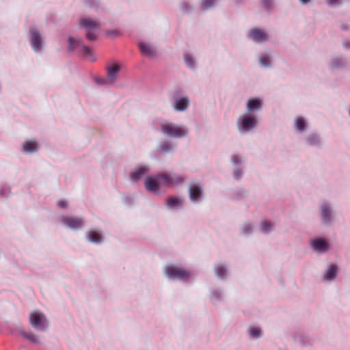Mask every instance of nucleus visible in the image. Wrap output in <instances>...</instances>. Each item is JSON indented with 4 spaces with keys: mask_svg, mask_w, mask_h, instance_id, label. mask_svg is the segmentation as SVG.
<instances>
[{
    "mask_svg": "<svg viewBox=\"0 0 350 350\" xmlns=\"http://www.w3.org/2000/svg\"><path fill=\"white\" fill-rule=\"evenodd\" d=\"M231 160H232V162L234 163V164H239L241 161V157L238 154L233 155L232 157Z\"/></svg>",
    "mask_w": 350,
    "mask_h": 350,
    "instance_id": "nucleus-34",
    "label": "nucleus"
},
{
    "mask_svg": "<svg viewBox=\"0 0 350 350\" xmlns=\"http://www.w3.org/2000/svg\"><path fill=\"white\" fill-rule=\"evenodd\" d=\"M161 131L171 137H182L187 135L188 131L184 126H178L172 122H165L161 125Z\"/></svg>",
    "mask_w": 350,
    "mask_h": 350,
    "instance_id": "nucleus-2",
    "label": "nucleus"
},
{
    "mask_svg": "<svg viewBox=\"0 0 350 350\" xmlns=\"http://www.w3.org/2000/svg\"><path fill=\"white\" fill-rule=\"evenodd\" d=\"M242 172L240 170H236L234 172V177L235 178H239L241 176Z\"/></svg>",
    "mask_w": 350,
    "mask_h": 350,
    "instance_id": "nucleus-36",
    "label": "nucleus"
},
{
    "mask_svg": "<svg viewBox=\"0 0 350 350\" xmlns=\"http://www.w3.org/2000/svg\"><path fill=\"white\" fill-rule=\"evenodd\" d=\"M145 187L146 189L151 192L158 193L159 191V180L157 179V175L155 176H147L145 179Z\"/></svg>",
    "mask_w": 350,
    "mask_h": 350,
    "instance_id": "nucleus-8",
    "label": "nucleus"
},
{
    "mask_svg": "<svg viewBox=\"0 0 350 350\" xmlns=\"http://www.w3.org/2000/svg\"><path fill=\"white\" fill-rule=\"evenodd\" d=\"M95 60V57H92V61H94Z\"/></svg>",
    "mask_w": 350,
    "mask_h": 350,
    "instance_id": "nucleus-43",
    "label": "nucleus"
},
{
    "mask_svg": "<svg viewBox=\"0 0 350 350\" xmlns=\"http://www.w3.org/2000/svg\"><path fill=\"white\" fill-rule=\"evenodd\" d=\"M337 267L335 265H331L329 267L327 271L325 273L324 275V278L327 280H332L336 275L337 273Z\"/></svg>",
    "mask_w": 350,
    "mask_h": 350,
    "instance_id": "nucleus-19",
    "label": "nucleus"
},
{
    "mask_svg": "<svg viewBox=\"0 0 350 350\" xmlns=\"http://www.w3.org/2000/svg\"><path fill=\"white\" fill-rule=\"evenodd\" d=\"M344 45L346 46V47H349V44L347 42H345L344 43Z\"/></svg>",
    "mask_w": 350,
    "mask_h": 350,
    "instance_id": "nucleus-42",
    "label": "nucleus"
},
{
    "mask_svg": "<svg viewBox=\"0 0 350 350\" xmlns=\"http://www.w3.org/2000/svg\"><path fill=\"white\" fill-rule=\"evenodd\" d=\"M20 333L23 338L28 340L29 342H31L32 343L38 344L40 342L37 336L32 332H26L21 331V332H20Z\"/></svg>",
    "mask_w": 350,
    "mask_h": 350,
    "instance_id": "nucleus-20",
    "label": "nucleus"
},
{
    "mask_svg": "<svg viewBox=\"0 0 350 350\" xmlns=\"http://www.w3.org/2000/svg\"><path fill=\"white\" fill-rule=\"evenodd\" d=\"M262 100L259 98H250L247 103V108L249 111H254L261 109Z\"/></svg>",
    "mask_w": 350,
    "mask_h": 350,
    "instance_id": "nucleus-15",
    "label": "nucleus"
},
{
    "mask_svg": "<svg viewBox=\"0 0 350 350\" xmlns=\"http://www.w3.org/2000/svg\"><path fill=\"white\" fill-rule=\"evenodd\" d=\"M338 0H326L327 3L329 5H334L338 3Z\"/></svg>",
    "mask_w": 350,
    "mask_h": 350,
    "instance_id": "nucleus-38",
    "label": "nucleus"
},
{
    "mask_svg": "<svg viewBox=\"0 0 350 350\" xmlns=\"http://www.w3.org/2000/svg\"><path fill=\"white\" fill-rule=\"evenodd\" d=\"M160 149L163 152H167L171 150V144L167 142H164L160 144Z\"/></svg>",
    "mask_w": 350,
    "mask_h": 350,
    "instance_id": "nucleus-27",
    "label": "nucleus"
},
{
    "mask_svg": "<svg viewBox=\"0 0 350 350\" xmlns=\"http://www.w3.org/2000/svg\"><path fill=\"white\" fill-rule=\"evenodd\" d=\"M88 234L90 241L92 242L98 243H100L102 239L100 234L96 231H90L88 232Z\"/></svg>",
    "mask_w": 350,
    "mask_h": 350,
    "instance_id": "nucleus-23",
    "label": "nucleus"
},
{
    "mask_svg": "<svg viewBox=\"0 0 350 350\" xmlns=\"http://www.w3.org/2000/svg\"><path fill=\"white\" fill-rule=\"evenodd\" d=\"M139 47L144 55L150 58L155 57L156 51L151 45L145 42H141L139 44Z\"/></svg>",
    "mask_w": 350,
    "mask_h": 350,
    "instance_id": "nucleus-13",
    "label": "nucleus"
},
{
    "mask_svg": "<svg viewBox=\"0 0 350 350\" xmlns=\"http://www.w3.org/2000/svg\"><path fill=\"white\" fill-rule=\"evenodd\" d=\"M79 25L86 29V38L89 41L96 40L100 29V24L90 18H82L79 20Z\"/></svg>",
    "mask_w": 350,
    "mask_h": 350,
    "instance_id": "nucleus-1",
    "label": "nucleus"
},
{
    "mask_svg": "<svg viewBox=\"0 0 350 350\" xmlns=\"http://www.w3.org/2000/svg\"><path fill=\"white\" fill-rule=\"evenodd\" d=\"M98 83H105V80H104V79H99V80H98Z\"/></svg>",
    "mask_w": 350,
    "mask_h": 350,
    "instance_id": "nucleus-40",
    "label": "nucleus"
},
{
    "mask_svg": "<svg viewBox=\"0 0 350 350\" xmlns=\"http://www.w3.org/2000/svg\"><path fill=\"white\" fill-rule=\"evenodd\" d=\"M189 198L192 202H197L202 196V189L199 184L191 185L189 190Z\"/></svg>",
    "mask_w": 350,
    "mask_h": 350,
    "instance_id": "nucleus-9",
    "label": "nucleus"
},
{
    "mask_svg": "<svg viewBox=\"0 0 350 350\" xmlns=\"http://www.w3.org/2000/svg\"><path fill=\"white\" fill-rule=\"evenodd\" d=\"M57 204L59 206H60L61 208H66V202L65 200H60L57 202Z\"/></svg>",
    "mask_w": 350,
    "mask_h": 350,
    "instance_id": "nucleus-37",
    "label": "nucleus"
},
{
    "mask_svg": "<svg viewBox=\"0 0 350 350\" xmlns=\"http://www.w3.org/2000/svg\"><path fill=\"white\" fill-rule=\"evenodd\" d=\"M308 142L311 145L316 144L319 142V137L316 135H312L308 137Z\"/></svg>",
    "mask_w": 350,
    "mask_h": 350,
    "instance_id": "nucleus-31",
    "label": "nucleus"
},
{
    "mask_svg": "<svg viewBox=\"0 0 350 350\" xmlns=\"http://www.w3.org/2000/svg\"><path fill=\"white\" fill-rule=\"evenodd\" d=\"M271 0H262V2L266 8H268L271 3Z\"/></svg>",
    "mask_w": 350,
    "mask_h": 350,
    "instance_id": "nucleus-39",
    "label": "nucleus"
},
{
    "mask_svg": "<svg viewBox=\"0 0 350 350\" xmlns=\"http://www.w3.org/2000/svg\"><path fill=\"white\" fill-rule=\"evenodd\" d=\"M31 46L35 51H38L41 49V38L39 32L36 29L31 30Z\"/></svg>",
    "mask_w": 350,
    "mask_h": 350,
    "instance_id": "nucleus-14",
    "label": "nucleus"
},
{
    "mask_svg": "<svg viewBox=\"0 0 350 350\" xmlns=\"http://www.w3.org/2000/svg\"><path fill=\"white\" fill-rule=\"evenodd\" d=\"M321 215L325 222H327L330 219L331 213L330 208L327 204H323L321 206Z\"/></svg>",
    "mask_w": 350,
    "mask_h": 350,
    "instance_id": "nucleus-22",
    "label": "nucleus"
},
{
    "mask_svg": "<svg viewBox=\"0 0 350 350\" xmlns=\"http://www.w3.org/2000/svg\"><path fill=\"white\" fill-rule=\"evenodd\" d=\"M271 228V224L267 221H263L262 222V230L264 232H268Z\"/></svg>",
    "mask_w": 350,
    "mask_h": 350,
    "instance_id": "nucleus-30",
    "label": "nucleus"
},
{
    "mask_svg": "<svg viewBox=\"0 0 350 350\" xmlns=\"http://www.w3.org/2000/svg\"><path fill=\"white\" fill-rule=\"evenodd\" d=\"M61 221L64 225L72 230L80 229L83 226V220L81 217H75L70 215L61 216Z\"/></svg>",
    "mask_w": 350,
    "mask_h": 350,
    "instance_id": "nucleus-6",
    "label": "nucleus"
},
{
    "mask_svg": "<svg viewBox=\"0 0 350 350\" xmlns=\"http://www.w3.org/2000/svg\"><path fill=\"white\" fill-rule=\"evenodd\" d=\"M182 200L176 197H170L166 200V205L169 208L180 206L182 204Z\"/></svg>",
    "mask_w": 350,
    "mask_h": 350,
    "instance_id": "nucleus-21",
    "label": "nucleus"
},
{
    "mask_svg": "<svg viewBox=\"0 0 350 350\" xmlns=\"http://www.w3.org/2000/svg\"><path fill=\"white\" fill-rule=\"evenodd\" d=\"M189 105V99L186 97L181 98L176 100L174 108L177 111L185 110Z\"/></svg>",
    "mask_w": 350,
    "mask_h": 350,
    "instance_id": "nucleus-16",
    "label": "nucleus"
},
{
    "mask_svg": "<svg viewBox=\"0 0 350 350\" xmlns=\"http://www.w3.org/2000/svg\"><path fill=\"white\" fill-rule=\"evenodd\" d=\"M213 5H214L213 0H203L202 1V6L205 10L210 8Z\"/></svg>",
    "mask_w": 350,
    "mask_h": 350,
    "instance_id": "nucleus-29",
    "label": "nucleus"
},
{
    "mask_svg": "<svg viewBox=\"0 0 350 350\" xmlns=\"http://www.w3.org/2000/svg\"><path fill=\"white\" fill-rule=\"evenodd\" d=\"M82 47H83V52L84 53L85 55H90V57L92 56L91 49L89 47H88L85 45H83Z\"/></svg>",
    "mask_w": 350,
    "mask_h": 350,
    "instance_id": "nucleus-35",
    "label": "nucleus"
},
{
    "mask_svg": "<svg viewBox=\"0 0 350 350\" xmlns=\"http://www.w3.org/2000/svg\"><path fill=\"white\" fill-rule=\"evenodd\" d=\"M215 271L218 277L222 278L226 275V269L221 265H217L215 267Z\"/></svg>",
    "mask_w": 350,
    "mask_h": 350,
    "instance_id": "nucleus-26",
    "label": "nucleus"
},
{
    "mask_svg": "<svg viewBox=\"0 0 350 350\" xmlns=\"http://www.w3.org/2000/svg\"><path fill=\"white\" fill-rule=\"evenodd\" d=\"M120 69V67L117 64H112L107 67V79L106 80L107 83H112L114 82Z\"/></svg>",
    "mask_w": 350,
    "mask_h": 350,
    "instance_id": "nucleus-12",
    "label": "nucleus"
},
{
    "mask_svg": "<svg viewBox=\"0 0 350 350\" xmlns=\"http://www.w3.org/2000/svg\"><path fill=\"white\" fill-rule=\"evenodd\" d=\"M38 150V144L35 141H27L23 144V150L26 152H33Z\"/></svg>",
    "mask_w": 350,
    "mask_h": 350,
    "instance_id": "nucleus-17",
    "label": "nucleus"
},
{
    "mask_svg": "<svg viewBox=\"0 0 350 350\" xmlns=\"http://www.w3.org/2000/svg\"><path fill=\"white\" fill-rule=\"evenodd\" d=\"M185 62L187 66L189 67H193L194 65V59L190 55L187 54L185 55Z\"/></svg>",
    "mask_w": 350,
    "mask_h": 350,
    "instance_id": "nucleus-28",
    "label": "nucleus"
},
{
    "mask_svg": "<svg viewBox=\"0 0 350 350\" xmlns=\"http://www.w3.org/2000/svg\"><path fill=\"white\" fill-rule=\"evenodd\" d=\"M303 3H307L310 1V0H300Z\"/></svg>",
    "mask_w": 350,
    "mask_h": 350,
    "instance_id": "nucleus-41",
    "label": "nucleus"
},
{
    "mask_svg": "<svg viewBox=\"0 0 350 350\" xmlns=\"http://www.w3.org/2000/svg\"><path fill=\"white\" fill-rule=\"evenodd\" d=\"M69 50L72 51L74 50L75 47L77 45H79L81 43L82 40L81 39L76 40L72 38H69Z\"/></svg>",
    "mask_w": 350,
    "mask_h": 350,
    "instance_id": "nucleus-25",
    "label": "nucleus"
},
{
    "mask_svg": "<svg viewBox=\"0 0 350 350\" xmlns=\"http://www.w3.org/2000/svg\"><path fill=\"white\" fill-rule=\"evenodd\" d=\"M165 273L170 278L186 280L190 276V272L182 267L167 265L165 268Z\"/></svg>",
    "mask_w": 350,
    "mask_h": 350,
    "instance_id": "nucleus-5",
    "label": "nucleus"
},
{
    "mask_svg": "<svg viewBox=\"0 0 350 350\" xmlns=\"http://www.w3.org/2000/svg\"><path fill=\"white\" fill-rule=\"evenodd\" d=\"M148 169L146 167H140L131 174V178L133 180H139L145 173L148 172Z\"/></svg>",
    "mask_w": 350,
    "mask_h": 350,
    "instance_id": "nucleus-18",
    "label": "nucleus"
},
{
    "mask_svg": "<svg viewBox=\"0 0 350 350\" xmlns=\"http://www.w3.org/2000/svg\"><path fill=\"white\" fill-rule=\"evenodd\" d=\"M238 124L241 130L248 131L255 126L256 120L254 117L243 116L239 118Z\"/></svg>",
    "mask_w": 350,
    "mask_h": 350,
    "instance_id": "nucleus-7",
    "label": "nucleus"
},
{
    "mask_svg": "<svg viewBox=\"0 0 350 350\" xmlns=\"http://www.w3.org/2000/svg\"><path fill=\"white\" fill-rule=\"evenodd\" d=\"M250 332L252 336L257 338L260 334V329L256 327H252L250 329Z\"/></svg>",
    "mask_w": 350,
    "mask_h": 350,
    "instance_id": "nucleus-32",
    "label": "nucleus"
},
{
    "mask_svg": "<svg viewBox=\"0 0 350 350\" xmlns=\"http://www.w3.org/2000/svg\"><path fill=\"white\" fill-rule=\"evenodd\" d=\"M31 326L38 331H44L49 327V322L45 315L39 311H34L29 315Z\"/></svg>",
    "mask_w": 350,
    "mask_h": 350,
    "instance_id": "nucleus-3",
    "label": "nucleus"
},
{
    "mask_svg": "<svg viewBox=\"0 0 350 350\" xmlns=\"http://www.w3.org/2000/svg\"><path fill=\"white\" fill-rule=\"evenodd\" d=\"M311 245L312 248L318 252H325L329 248L328 243L321 239L312 240Z\"/></svg>",
    "mask_w": 350,
    "mask_h": 350,
    "instance_id": "nucleus-10",
    "label": "nucleus"
},
{
    "mask_svg": "<svg viewBox=\"0 0 350 350\" xmlns=\"http://www.w3.org/2000/svg\"><path fill=\"white\" fill-rule=\"evenodd\" d=\"M250 37L256 42H264L268 39L267 33L260 29H253L251 30Z\"/></svg>",
    "mask_w": 350,
    "mask_h": 350,
    "instance_id": "nucleus-11",
    "label": "nucleus"
},
{
    "mask_svg": "<svg viewBox=\"0 0 350 350\" xmlns=\"http://www.w3.org/2000/svg\"><path fill=\"white\" fill-rule=\"evenodd\" d=\"M260 64L264 66H267L270 64V59L267 56H262L260 58Z\"/></svg>",
    "mask_w": 350,
    "mask_h": 350,
    "instance_id": "nucleus-33",
    "label": "nucleus"
},
{
    "mask_svg": "<svg viewBox=\"0 0 350 350\" xmlns=\"http://www.w3.org/2000/svg\"><path fill=\"white\" fill-rule=\"evenodd\" d=\"M295 126L299 131H302L306 126L305 120L301 117L297 118L295 120Z\"/></svg>",
    "mask_w": 350,
    "mask_h": 350,
    "instance_id": "nucleus-24",
    "label": "nucleus"
},
{
    "mask_svg": "<svg viewBox=\"0 0 350 350\" xmlns=\"http://www.w3.org/2000/svg\"><path fill=\"white\" fill-rule=\"evenodd\" d=\"M157 179L161 185L167 187H175L184 182V177L178 174L163 172L157 174Z\"/></svg>",
    "mask_w": 350,
    "mask_h": 350,
    "instance_id": "nucleus-4",
    "label": "nucleus"
}]
</instances>
